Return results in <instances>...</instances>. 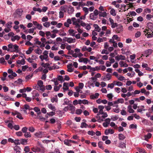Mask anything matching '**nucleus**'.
Listing matches in <instances>:
<instances>
[{
	"label": "nucleus",
	"instance_id": "nucleus-16",
	"mask_svg": "<svg viewBox=\"0 0 153 153\" xmlns=\"http://www.w3.org/2000/svg\"><path fill=\"white\" fill-rule=\"evenodd\" d=\"M41 65L43 67L45 68H48L49 66L50 65V64L48 63H44L42 62L41 63Z\"/></svg>",
	"mask_w": 153,
	"mask_h": 153
},
{
	"label": "nucleus",
	"instance_id": "nucleus-29",
	"mask_svg": "<svg viewBox=\"0 0 153 153\" xmlns=\"http://www.w3.org/2000/svg\"><path fill=\"white\" fill-rule=\"evenodd\" d=\"M114 85H116L118 86H122L123 85L122 83L120 81H114Z\"/></svg>",
	"mask_w": 153,
	"mask_h": 153
},
{
	"label": "nucleus",
	"instance_id": "nucleus-45",
	"mask_svg": "<svg viewBox=\"0 0 153 153\" xmlns=\"http://www.w3.org/2000/svg\"><path fill=\"white\" fill-rule=\"evenodd\" d=\"M46 152L45 148L43 147H41V148H39V152H40L41 153H44Z\"/></svg>",
	"mask_w": 153,
	"mask_h": 153
},
{
	"label": "nucleus",
	"instance_id": "nucleus-14",
	"mask_svg": "<svg viewBox=\"0 0 153 153\" xmlns=\"http://www.w3.org/2000/svg\"><path fill=\"white\" fill-rule=\"evenodd\" d=\"M128 111L130 113H133L134 112V110L132 108L131 105H128L127 107Z\"/></svg>",
	"mask_w": 153,
	"mask_h": 153
},
{
	"label": "nucleus",
	"instance_id": "nucleus-51",
	"mask_svg": "<svg viewBox=\"0 0 153 153\" xmlns=\"http://www.w3.org/2000/svg\"><path fill=\"white\" fill-rule=\"evenodd\" d=\"M69 103V100L67 98H65L64 100V102L63 103V105H68Z\"/></svg>",
	"mask_w": 153,
	"mask_h": 153
},
{
	"label": "nucleus",
	"instance_id": "nucleus-27",
	"mask_svg": "<svg viewBox=\"0 0 153 153\" xmlns=\"http://www.w3.org/2000/svg\"><path fill=\"white\" fill-rule=\"evenodd\" d=\"M35 28H31L25 31V32L26 33H33L34 32V30Z\"/></svg>",
	"mask_w": 153,
	"mask_h": 153
},
{
	"label": "nucleus",
	"instance_id": "nucleus-52",
	"mask_svg": "<svg viewBox=\"0 0 153 153\" xmlns=\"http://www.w3.org/2000/svg\"><path fill=\"white\" fill-rule=\"evenodd\" d=\"M83 10L85 12V15H86L88 13V9L86 7H83Z\"/></svg>",
	"mask_w": 153,
	"mask_h": 153
},
{
	"label": "nucleus",
	"instance_id": "nucleus-38",
	"mask_svg": "<svg viewBox=\"0 0 153 153\" xmlns=\"http://www.w3.org/2000/svg\"><path fill=\"white\" fill-rule=\"evenodd\" d=\"M43 25L45 27L48 28L51 25V23L49 22H46L43 24Z\"/></svg>",
	"mask_w": 153,
	"mask_h": 153
},
{
	"label": "nucleus",
	"instance_id": "nucleus-7",
	"mask_svg": "<svg viewBox=\"0 0 153 153\" xmlns=\"http://www.w3.org/2000/svg\"><path fill=\"white\" fill-rule=\"evenodd\" d=\"M116 60L119 61V60H125L126 59V57L122 55H118L115 57Z\"/></svg>",
	"mask_w": 153,
	"mask_h": 153
},
{
	"label": "nucleus",
	"instance_id": "nucleus-41",
	"mask_svg": "<svg viewBox=\"0 0 153 153\" xmlns=\"http://www.w3.org/2000/svg\"><path fill=\"white\" fill-rule=\"evenodd\" d=\"M125 137V136L122 134H120L118 135V138L120 140H123Z\"/></svg>",
	"mask_w": 153,
	"mask_h": 153
},
{
	"label": "nucleus",
	"instance_id": "nucleus-25",
	"mask_svg": "<svg viewBox=\"0 0 153 153\" xmlns=\"http://www.w3.org/2000/svg\"><path fill=\"white\" fill-rule=\"evenodd\" d=\"M107 16V13L105 12H99V16L100 17H105Z\"/></svg>",
	"mask_w": 153,
	"mask_h": 153
},
{
	"label": "nucleus",
	"instance_id": "nucleus-46",
	"mask_svg": "<svg viewBox=\"0 0 153 153\" xmlns=\"http://www.w3.org/2000/svg\"><path fill=\"white\" fill-rule=\"evenodd\" d=\"M24 135L26 138L30 137H31V135L30 132H26L25 133Z\"/></svg>",
	"mask_w": 153,
	"mask_h": 153
},
{
	"label": "nucleus",
	"instance_id": "nucleus-48",
	"mask_svg": "<svg viewBox=\"0 0 153 153\" xmlns=\"http://www.w3.org/2000/svg\"><path fill=\"white\" fill-rule=\"evenodd\" d=\"M71 21H72L73 22V25H74L77 23L76 19L75 18L73 17L71 18Z\"/></svg>",
	"mask_w": 153,
	"mask_h": 153
},
{
	"label": "nucleus",
	"instance_id": "nucleus-22",
	"mask_svg": "<svg viewBox=\"0 0 153 153\" xmlns=\"http://www.w3.org/2000/svg\"><path fill=\"white\" fill-rule=\"evenodd\" d=\"M5 101H14V99L13 98H10L8 96L6 95L3 97Z\"/></svg>",
	"mask_w": 153,
	"mask_h": 153
},
{
	"label": "nucleus",
	"instance_id": "nucleus-39",
	"mask_svg": "<svg viewBox=\"0 0 153 153\" xmlns=\"http://www.w3.org/2000/svg\"><path fill=\"white\" fill-rule=\"evenodd\" d=\"M23 108H25V109H26L27 110H28L29 111L32 110L33 108L30 107L27 104L24 105L23 106Z\"/></svg>",
	"mask_w": 153,
	"mask_h": 153
},
{
	"label": "nucleus",
	"instance_id": "nucleus-17",
	"mask_svg": "<svg viewBox=\"0 0 153 153\" xmlns=\"http://www.w3.org/2000/svg\"><path fill=\"white\" fill-rule=\"evenodd\" d=\"M34 47V46H33L32 47H30L26 51V53L27 54H29L31 53L33 50V48Z\"/></svg>",
	"mask_w": 153,
	"mask_h": 153
},
{
	"label": "nucleus",
	"instance_id": "nucleus-59",
	"mask_svg": "<svg viewBox=\"0 0 153 153\" xmlns=\"http://www.w3.org/2000/svg\"><path fill=\"white\" fill-rule=\"evenodd\" d=\"M87 126V125L85 123L83 122L81 123L80 127L81 128H86Z\"/></svg>",
	"mask_w": 153,
	"mask_h": 153
},
{
	"label": "nucleus",
	"instance_id": "nucleus-2",
	"mask_svg": "<svg viewBox=\"0 0 153 153\" xmlns=\"http://www.w3.org/2000/svg\"><path fill=\"white\" fill-rule=\"evenodd\" d=\"M48 51H45L43 53V55H41L39 56V58L41 61L43 62L45 60L46 62L49 60L48 56Z\"/></svg>",
	"mask_w": 153,
	"mask_h": 153
},
{
	"label": "nucleus",
	"instance_id": "nucleus-4",
	"mask_svg": "<svg viewBox=\"0 0 153 153\" xmlns=\"http://www.w3.org/2000/svg\"><path fill=\"white\" fill-rule=\"evenodd\" d=\"M43 82L42 80H39L37 82V86L39 88V91L43 92L45 90V87L43 85Z\"/></svg>",
	"mask_w": 153,
	"mask_h": 153
},
{
	"label": "nucleus",
	"instance_id": "nucleus-44",
	"mask_svg": "<svg viewBox=\"0 0 153 153\" xmlns=\"http://www.w3.org/2000/svg\"><path fill=\"white\" fill-rule=\"evenodd\" d=\"M48 108L50 109L53 111H55V106H53L52 104H49L48 105Z\"/></svg>",
	"mask_w": 153,
	"mask_h": 153
},
{
	"label": "nucleus",
	"instance_id": "nucleus-40",
	"mask_svg": "<svg viewBox=\"0 0 153 153\" xmlns=\"http://www.w3.org/2000/svg\"><path fill=\"white\" fill-rule=\"evenodd\" d=\"M99 96V94L97 93H95L94 95H92L91 96V99H95L97 98Z\"/></svg>",
	"mask_w": 153,
	"mask_h": 153
},
{
	"label": "nucleus",
	"instance_id": "nucleus-3",
	"mask_svg": "<svg viewBox=\"0 0 153 153\" xmlns=\"http://www.w3.org/2000/svg\"><path fill=\"white\" fill-rule=\"evenodd\" d=\"M143 32L147 38L153 37V29H146Z\"/></svg>",
	"mask_w": 153,
	"mask_h": 153
},
{
	"label": "nucleus",
	"instance_id": "nucleus-13",
	"mask_svg": "<svg viewBox=\"0 0 153 153\" xmlns=\"http://www.w3.org/2000/svg\"><path fill=\"white\" fill-rule=\"evenodd\" d=\"M72 64H70L67 65L68 68L67 71L69 72H71L73 71V70L72 68Z\"/></svg>",
	"mask_w": 153,
	"mask_h": 153
},
{
	"label": "nucleus",
	"instance_id": "nucleus-9",
	"mask_svg": "<svg viewBox=\"0 0 153 153\" xmlns=\"http://www.w3.org/2000/svg\"><path fill=\"white\" fill-rule=\"evenodd\" d=\"M72 22L71 19H68L66 22H65L64 23V25L66 27H69L70 24H71Z\"/></svg>",
	"mask_w": 153,
	"mask_h": 153
},
{
	"label": "nucleus",
	"instance_id": "nucleus-8",
	"mask_svg": "<svg viewBox=\"0 0 153 153\" xmlns=\"http://www.w3.org/2000/svg\"><path fill=\"white\" fill-rule=\"evenodd\" d=\"M152 136V134L150 133H148L146 135H145L143 138H142V139L146 141H148V139L150 138Z\"/></svg>",
	"mask_w": 153,
	"mask_h": 153
},
{
	"label": "nucleus",
	"instance_id": "nucleus-12",
	"mask_svg": "<svg viewBox=\"0 0 153 153\" xmlns=\"http://www.w3.org/2000/svg\"><path fill=\"white\" fill-rule=\"evenodd\" d=\"M69 84L68 82H64L63 84L62 88L64 91L69 90Z\"/></svg>",
	"mask_w": 153,
	"mask_h": 153
},
{
	"label": "nucleus",
	"instance_id": "nucleus-62",
	"mask_svg": "<svg viewBox=\"0 0 153 153\" xmlns=\"http://www.w3.org/2000/svg\"><path fill=\"white\" fill-rule=\"evenodd\" d=\"M13 128L14 129L16 130H18L20 129V127L18 125H16L15 124L13 126Z\"/></svg>",
	"mask_w": 153,
	"mask_h": 153
},
{
	"label": "nucleus",
	"instance_id": "nucleus-19",
	"mask_svg": "<svg viewBox=\"0 0 153 153\" xmlns=\"http://www.w3.org/2000/svg\"><path fill=\"white\" fill-rule=\"evenodd\" d=\"M79 61L80 62H83L84 63H87L88 61L87 58H81L79 59Z\"/></svg>",
	"mask_w": 153,
	"mask_h": 153
},
{
	"label": "nucleus",
	"instance_id": "nucleus-36",
	"mask_svg": "<svg viewBox=\"0 0 153 153\" xmlns=\"http://www.w3.org/2000/svg\"><path fill=\"white\" fill-rule=\"evenodd\" d=\"M117 28L116 31L117 32L120 33L122 31V26L121 25L117 26Z\"/></svg>",
	"mask_w": 153,
	"mask_h": 153
},
{
	"label": "nucleus",
	"instance_id": "nucleus-11",
	"mask_svg": "<svg viewBox=\"0 0 153 153\" xmlns=\"http://www.w3.org/2000/svg\"><path fill=\"white\" fill-rule=\"evenodd\" d=\"M43 133L42 131H38L34 134V135L37 138H41L42 137Z\"/></svg>",
	"mask_w": 153,
	"mask_h": 153
},
{
	"label": "nucleus",
	"instance_id": "nucleus-28",
	"mask_svg": "<svg viewBox=\"0 0 153 153\" xmlns=\"http://www.w3.org/2000/svg\"><path fill=\"white\" fill-rule=\"evenodd\" d=\"M119 64L121 67H127L128 66V65L123 61H120Z\"/></svg>",
	"mask_w": 153,
	"mask_h": 153
},
{
	"label": "nucleus",
	"instance_id": "nucleus-55",
	"mask_svg": "<svg viewBox=\"0 0 153 153\" xmlns=\"http://www.w3.org/2000/svg\"><path fill=\"white\" fill-rule=\"evenodd\" d=\"M31 150L34 152H39V148H35L34 147H33L31 149Z\"/></svg>",
	"mask_w": 153,
	"mask_h": 153
},
{
	"label": "nucleus",
	"instance_id": "nucleus-23",
	"mask_svg": "<svg viewBox=\"0 0 153 153\" xmlns=\"http://www.w3.org/2000/svg\"><path fill=\"white\" fill-rule=\"evenodd\" d=\"M20 38V36H18V35H16L15 36H13L11 38V40L13 41H15L16 40H18Z\"/></svg>",
	"mask_w": 153,
	"mask_h": 153
},
{
	"label": "nucleus",
	"instance_id": "nucleus-58",
	"mask_svg": "<svg viewBox=\"0 0 153 153\" xmlns=\"http://www.w3.org/2000/svg\"><path fill=\"white\" fill-rule=\"evenodd\" d=\"M58 80L60 81L61 82L64 81L63 77L62 76H59L58 77Z\"/></svg>",
	"mask_w": 153,
	"mask_h": 153
},
{
	"label": "nucleus",
	"instance_id": "nucleus-26",
	"mask_svg": "<svg viewBox=\"0 0 153 153\" xmlns=\"http://www.w3.org/2000/svg\"><path fill=\"white\" fill-rule=\"evenodd\" d=\"M16 12L19 16H21L22 15L23 10L22 9H18L16 10Z\"/></svg>",
	"mask_w": 153,
	"mask_h": 153
},
{
	"label": "nucleus",
	"instance_id": "nucleus-56",
	"mask_svg": "<svg viewBox=\"0 0 153 153\" xmlns=\"http://www.w3.org/2000/svg\"><path fill=\"white\" fill-rule=\"evenodd\" d=\"M112 39L114 40H116L118 41L120 40V39L119 38L117 35H114L112 37Z\"/></svg>",
	"mask_w": 153,
	"mask_h": 153
},
{
	"label": "nucleus",
	"instance_id": "nucleus-15",
	"mask_svg": "<svg viewBox=\"0 0 153 153\" xmlns=\"http://www.w3.org/2000/svg\"><path fill=\"white\" fill-rule=\"evenodd\" d=\"M97 18V16H95L94 14L91 13L90 15L89 18L93 20H95Z\"/></svg>",
	"mask_w": 153,
	"mask_h": 153
},
{
	"label": "nucleus",
	"instance_id": "nucleus-10",
	"mask_svg": "<svg viewBox=\"0 0 153 153\" xmlns=\"http://www.w3.org/2000/svg\"><path fill=\"white\" fill-rule=\"evenodd\" d=\"M114 133V130L111 129H106L105 131V134L106 135H108L109 134H112Z\"/></svg>",
	"mask_w": 153,
	"mask_h": 153
},
{
	"label": "nucleus",
	"instance_id": "nucleus-37",
	"mask_svg": "<svg viewBox=\"0 0 153 153\" xmlns=\"http://www.w3.org/2000/svg\"><path fill=\"white\" fill-rule=\"evenodd\" d=\"M135 72L138 74V75L139 76H143V73H142V72L140 71L137 69H136L135 70Z\"/></svg>",
	"mask_w": 153,
	"mask_h": 153
},
{
	"label": "nucleus",
	"instance_id": "nucleus-34",
	"mask_svg": "<svg viewBox=\"0 0 153 153\" xmlns=\"http://www.w3.org/2000/svg\"><path fill=\"white\" fill-rule=\"evenodd\" d=\"M145 107L144 105H142L140 108L137 109V111L138 112H141L143 111H145V109H144Z\"/></svg>",
	"mask_w": 153,
	"mask_h": 153
},
{
	"label": "nucleus",
	"instance_id": "nucleus-47",
	"mask_svg": "<svg viewBox=\"0 0 153 153\" xmlns=\"http://www.w3.org/2000/svg\"><path fill=\"white\" fill-rule=\"evenodd\" d=\"M88 69L90 68V69L91 70L94 71L96 70H99V68H98V67H96L95 68L91 67L90 66H88Z\"/></svg>",
	"mask_w": 153,
	"mask_h": 153
},
{
	"label": "nucleus",
	"instance_id": "nucleus-30",
	"mask_svg": "<svg viewBox=\"0 0 153 153\" xmlns=\"http://www.w3.org/2000/svg\"><path fill=\"white\" fill-rule=\"evenodd\" d=\"M137 150L140 153H147L146 151L144 149L140 148H137Z\"/></svg>",
	"mask_w": 153,
	"mask_h": 153
},
{
	"label": "nucleus",
	"instance_id": "nucleus-32",
	"mask_svg": "<svg viewBox=\"0 0 153 153\" xmlns=\"http://www.w3.org/2000/svg\"><path fill=\"white\" fill-rule=\"evenodd\" d=\"M147 28L146 29H153V24L149 22L147 24Z\"/></svg>",
	"mask_w": 153,
	"mask_h": 153
},
{
	"label": "nucleus",
	"instance_id": "nucleus-1",
	"mask_svg": "<svg viewBox=\"0 0 153 153\" xmlns=\"http://www.w3.org/2000/svg\"><path fill=\"white\" fill-rule=\"evenodd\" d=\"M7 46L9 48L8 52L16 53H18L19 52V46L16 44L13 45L12 44L10 43Z\"/></svg>",
	"mask_w": 153,
	"mask_h": 153
},
{
	"label": "nucleus",
	"instance_id": "nucleus-57",
	"mask_svg": "<svg viewBox=\"0 0 153 153\" xmlns=\"http://www.w3.org/2000/svg\"><path fill=\"white\" fill-rule=\"evenodd\" d=\"M33 10L34 11H37L40 13H41L42 12V10H41V9L39 8H36L35 7H34L33 8Z\"/></svg>",
	"mask_w": 153,
	"mask_h": 153
},
{
	"label": "nucleus",
	"instance_id": "nucleus-42",
	"mask_svg": "<svg viewBox=\"0 0 153 153\" xmlns=\"http://www.w3.org/2000/svg\"><path fill=\"white\" fill-rule=\"evenodd\" d=\"M34 51L36 53L39 55L41 54L42 52V51L39 48L35 50Z\"/></svg>",
	"mask_w": 153,
	"mask_h": 153
},
{
	"label": "nucleus",
	"instance_id": "nucleus-43",
	"mask_svg": "<svg viewBox=\"0 0 153 153\" xmlns=\"http://www.w3.org/2000/svg\"><path fill=\"white\" fill-rule=\"evenodd\" d=\"M12 24V22H9L6 25V26L7 28L10 29L12 27L11 25Z\"/></svg>",
	"mask_w": 153,
	"mask_h": 153
},
{
	"label": "nucleus",
	"instance_id": "nucleus-31",
	"mask_svg": "<svg viewBox=\"0 0 153 153\" xmlns=\"http://www.w3.org/2000/svg\"><path fill=\"white\" fill-rule=\"evenodd\" d=\"M17 63L18 64L23 65L25 63V61L24 59H22L21 60H18L17 61Z\"/></svg>",
	"mask_w": 153,
	"mask_h": 153
},
{
	"label": "nucleus",
	"instance_id": "nucleus-20",
	"mask_svg": "<svg viewBox=\"0 0 153 153\" xmlns=\"http://www.w3.org/2000/svg\"><path fill=\"white\" fill-rule=\"evenodd\" d=\"M14 124V122L13 121H12L11 122L7 124V126L10 129H12L13 128Z\"/></svg>",
	"mask_w": 153,
	"mask_h": 153
},
{
	"label": "nucleus",
	"instance_id": "nucleus-35",
	"mask_svg": "<svg viewBox=\"0 0 153 153\" xmlns=\"http://www.w3.org/2000/svg\"><path fill=\"white\" fill-rule=\"evenodd\" d=\"M95 27V31L98 32H100L101 30V28L100 27L97 25H94Z\"/></svg>",
	"mask_w": 153,
	"mask_h": 153
},
{
	"label": "nucleus",
	"instance_id": "nucleus-54",
	"mask_svg": "<svg viewBox=\"0 0 153 153\" xmlns=\"http://www.w3.org/2000/svg\"><path fill=\"white\" fill-rule=\"evenodd\" d=\"M119 146L121 148H126V144L124 143L121 142Z\"/></svg>",
	"mask_w": 153,
	"mask_h": 153
},
{
	"label": "nucleus",
	"instance_id": "nucleus-49",
	"mask_svg": "<svg viewBox=\"0 0 153 153\" xmlns=\"http://www.w3.org/2000/svg\"><path fill=\"white\" fill-rule=\"evenodd\" d=\"M117 1H114L111 3V4L114 5L115 7L117 8H119L120 7V4H116Z\"/></svg>",
	"mask_w": 153,
	"mask_h": 153
},
{
	"label": "nucleus",
	"instance_id": "nucleus-5",
	"mask_svg": "<svg viewBox=\"0 0 153 153\" xmlns=\"http://www.w3.org/2000/svg\"><path fill=\"white\" fill-rule=\"evenodd\" d=\"M65 39L64 40L66 42H67L69 43H74L76 42V39H73L72 38L65 37Z\"/></svg>",
	"mask_w": 153,
	"mask_h": 153
},
{
	"label": "nucleus",
	"instance_id": "nucleus-60",
	"mask_svg": "<svg viewBox=\"0 0 153 153\" xmlns=\"http://www.w3.org/2000/svg\"><path fill=\"white\" fill-rule=\"evenodd\" d=\"M144 12L146 13H150L151 12V10L149 8H146L144 10Z\"/></svg>",
	"mask_w": 153,
	"mask_h": 153
},
{
	"label": "nucleus",
	"instance_id": "nucleus-53",
	"mask_svg": "<svg viewBox=\"0 0 153 153\" xmlns=\"http://www.w3.org/2000/svg\"><path fill=\"white\" fill-rule=\"evenodd\" d=\"M45 34L46 37H47V39H49L50 38V37H49V36H51V33L50 32L48 31L45 32Z\"/></svg>",
	"mask_w": 153,
	"mask_h": 153
},
{
	"label": "nucleus",
	"instance_id": "nucleus-64",
	"mask_svg": "<svg viewBox=\"0 0 153 153\" xmlns=\"http://www.w3.org/2000/svg\"><path fill=\"white\" fill-rule=\"evenodd\" d=\"M113 97L114 96L112 93L109 94L107 95V97L110 100H111Z\"/></svg>",
	"mask_w": 153,
	"mask_h": 153
},
{
	"label": "nucleus",
	"instance_id": "nucleus-61",
	"mask_svg": "<svg viewBox=\"0 0 153 153\" xmlns=\"http://www.w3.org/2000/svg\"><path fill=\"white\" fill-rule=\"evenodd\" d=\"M43 28V27L42 25L41 24H39L36 27V28L37 29L39 30H41Z\"/></svg>",
	"mask_w": 153,
	"mask_h": 153
},
{
	"label": "nucleus",
	"instance_id": "nucleus-33",
	"mask_svg": "<svg viewBox=\"0 0 153 153\" xmlns=\"http://www.w3.org/2000/svg\"><path fill=\"white\" fill-rule=\"evenodd\" d=\"M59 35L60 36H65L66 35V33H65L62 30H61L59 31Z\"/></svg>",
	"mask_w": 153,
	"mask_h": 153
},
{
	"label": "nucleus",
	"instance_id": "nucleus-63",
	"mask_svg": "<svg viewBox=\"0 0 153 153\" xmlns=\"http://www.w3.org/2000/svg\"><path fill=\"white\" fill-rule=\"evenodd\" d=\"M64 13L62 11H60L59 12V18H62L63 17Z\"/></svg>",
	"mask_w": 153,
	"mask_h": 153
},
{
	"label": "nucleus",
	"instance_id": "nucleus-6",
	"mask_svg": "<svg viewBox=\"0 0 153 153\" xmlns=\"http://www.w3.org/2000/svg\"><path fill=\"white\" fill-rule=\"evenodd\" d=\"M109 20L110 22L111 25V27L112 28H114L117 26V23H114L113 19L112 18H109Z\"/></svg>",
	"mask_w": 153,
	"mask_h": 153
},
{
	"label": "nucleus",
	"instance_id": "nucleus-21",
	"mask_svg": "<svg viewBox=\"0 0 153 153\" xmlns=\"http://www.w3.org/2000/svg\"><path fill=\"white\" fill-rule=\"evenodd\" d=\"M153 51L152 49H149L145 51V54L146 55V57H148L152 52Z\"/></svg>",
	"mask_w": 153,
	"mask_h": 153
},
{
	"label": "nucleus",
	"instance_id": "nucleus-18",
	"mask_svg": "<svg viewBox=\"0 0 153 153\" xmlns=\"http://www.w3.org/2000/svg\"><path fill=\"white\" fill-rule=\"evenodd\" d=\"M109 9H111L110 11V14L113 16H116V13L115 10L114 8H111L110 7Z\"/></svg>",
	"mask_w": 153,
	"mask_h": 153
},
{
	"label": "nucleus",
	"instance_id": "nucleus-50",
	"mask_svg": "<svg viewBox=\"0 0 153 153\" xmlns=\"http://www.w3.org/2000/svg\"><path fill=\"white\" fill-rule=\"evenodd\" d=\"M74 30L73 29H69L68 30V32L72 36H75V33H74Z\"/></svg>",
	"mask_w": 153,
	"mask_h": 153
},
{
	"label": "nucleus",
	"instance_id": "nucleus-24",
	"mask_svg": "<svg viewBox=\"0 0 153 153\" xmlns=\"http://www.w3.org/2000/svg\"><path fill=\"white\" fill-rule=\"evenodd\" d=\"M111 75L110 74H107L105 77L104 78L103 80L104 81L109 80L111 78Z\"/></svg>",
	"mask_w": 153,
	"mask_h": 153
}]
</instances>
